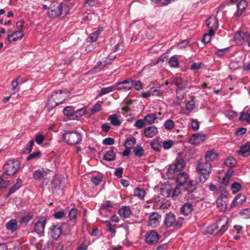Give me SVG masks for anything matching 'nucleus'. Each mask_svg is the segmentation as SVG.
I'll use <instances>...</instances> for the list:
<instances>
[{
  "instance_id": "5701e85b",
  "label": "nucleus",
  "mask_w": 250,
  "mask_h": 250,
  "mask_svg": "<svg viewBox=\"0 0 250 250\" xmlns=\"http://www.w3.org/2000/svg\"><path fill=\"white\" fill-rule=\"evenodd\" d=\"M5 227L7 230L14 232L18 228V221L14 219H11L6 224Z\"/></svg>"
},
{
  "instance_id": "6e6552de",
  "label": "nucleus",
  "mask_w": 250,
  "mask_h": 250,
  "mask_svg": "<svg viewBox=\"0 0 250 250\" xmlns=\"http://www.w3.org/2000/svg\"><path fill=\"white\" fill-rule=\"evenodd\" d=\"M176 182L177 185L183 187L184 190L186 188L190 186L193 184L192 180H189L188 175L185 172H181L177 174L176 176Z\"/></svg>"
},
{
  "instance_id": "de8ad7c7",
  "label": "nucleus",
  "mask_w": 250,
  "mask_h": 250,
  "mask_svg": "<svg viewBox=\"0 0 250 250\" xmlns=\"http://www.w3.org/2000/svg\"><path fill=\"white\" fill-rule=\"evenodd\" d=\"M51 97L56 101L58 100L60 101V104L62 103V91L60 90L59 91H57L54 93L53 94L51 95Z\"/></svg>"
},
{
  "instance_id": "393cba45",
  "label": "nucleus",
  "mask_w": 250,
  "mask_h": 250,
  "mask_svg": "<svg viewBox=\"0 0 250 250\" xmlns=\"http://www.w3.org/2000/svg\"><path fill=\"white\" fill-rule=\"evenodd\" d=\"M186 191H184L183 187L177 185L176 187L173 190L171 196L172 198L174 200H177L180 194H183L184 195V194L186 193Z\"/></svg>"
},
{
  "instance_id": "49530a36",
  "label": "nucleus",
  "mask_w": 250,
  "mask_h": 250,
  "mask_svg": "<svg viewBox=\"0 0 250 250\" xmlns=\"http://www.w3.org/2000/svg\"><path fill=\"white\" fill-rule=\"evenodd\" d=\"M135 155L138 157H141L143 155L144 150L141 146H137L133 150Z\"/></svg>"
},
{
  "instance_id": "37998d69",
  "label": "nucleus",
  "mask_w": 250,
  "mask_h": 250,
  "mask_svg": "<svg viewBox=\"0 0 250 250\" xmlns=\"http://www.w3.org/2000/svg\"><path fill=\"white\" fill-rule=\"evenodd\" d=\"M174 145V142L171 140L168 141H162V145L164 149L167 150L170 149Z\"/></svg>"
},
{
  "instance_id": "bf43d9fd",
  "label": "nucleus",
  "mask_w": 250,
  "mask_h": 250,
  "mask_svg": "<svg viewBox=\"0 0 250 250\" xmlns=\"http://www.w3.org/2000/svg\"><path fill=\"white\" fill-rule=\"evenodd\" d=\"M101 109V104H100V102H98L93 105L92 108L91 109V111L93 113H95L100 111Z\"/></svg>"
},
{
  "instance_id": "423d86ee",
  "label": "nucleus",
  "mask_w": 250,
  "mask_h": 250,
  "mask_svg": "<svg viewBox=\"0 0 250 250\" xmlns=\"http://www.w3.org/2000/svg\"><path fill=\"white\" fill-rule=\"evenodd\" d=\"M85 110L83 109L75 111L73 106H66L63 109V114L65 115L69 120H75L77 118L84 115Z\"/></svg>"
},
{
  "instance_id": "0e129e2a",
  "label": "nucleus",
  "mask_w": 250,
  "mask_h": 250,
  "mask_svg": "<svg viewBox=\"0 0 250 250\" xmlns=\"http://www.w3.org/2000/svg\"><path fill=\"white\" fill-rule=\"evenodd\" d=\"M45 139V136L42 134L37 135L35 137L36 142L39 144H41Z\"/></svg>"
},
{
  "instance_id": "8fccbe9b",
  "label": "nucleus",
  "mask_w": 250,
  "mask_h": 250,
  "mask_svg": "<svg viewBox=\"0 0 250 250\" xmlns=\"http://www.w3.org/2000/svg\"><path fill=\"white\" fill-rule=\"evenodd\" d=\"M214 32H213L212 34H211L210 31H208V33H206L204 35L202 42L205 43H208L211 40V37L214 35Z\"/></svg>"
},
{
  "instance_id": "5fc2aeb1",
  "label": "nucleus",
  "mask_w": 250,
  "mask_h": 250,
  "mask_svg": "<svg viewBox=\"0 0 250 250\" xmlns=\"http://www.w3.org/2000/svg\"><path fill=\"white\" fill-rule=\"evenodd\" d=\"M5 174H3L0 177V188H6L9 184V181L5 180L3 177Z\"/></svg>"
},
{
  "instance_id": "a19ab883",
  "label": "nucleus",
  "mask_w": 250,
  "mask_h": 250,
  "mask_svg": "<svg viewBox=\"0 0 250 250\" xmlns=\"http://www.w3.org/2000/svg\"><path fill=\"white\" fill-rule=\"evenodd\" d=\"M34 145V141L33 140H31L29 141L24 148L23 150V153L26 154L29 153L32 151Z\"/></svg>"
},
{
  "instance_id": "09e8293b",
  "label": "nucleus",
  "mask_w": 250,
  "mask_h": 250,
  "mask_svg": "<svg viewBox=\"0 0 250 250\" xmlns=\"http://www.w3.org/2000/svg\"><path fill=\"white\" fill-rule=\"evenodd\" d=\"M242 188L241 185L237 183V182H234L233 183L231 186V189L232 191V192L233 194H235L240 190V189Z\"/></svg>"
},
{
  "instance_id": "0eeeda50",
  "label": "nucleus",
  "mask_w": 250,
  "mask_h": 250,
  "mask_svg": "<svg viewBox=\"0 0 250 250\" xmlns=\"http://www.w3.org/2000/svg\"><path fill=\"white\" fill-rule=\"evenodd\" d=\"M63 140L68 144L75 145L81 141V135L77 131L66 132L63 134Z\"/></svg>"
},
{
  "instance_id": "7ed1b4c3",
  "label": "nucleus",
  "mask_w": 250,
  "mask_h": 250,
  "mask_svg": "<svg viewBox=\"0 0 250 250\" xmlns=\"http://www.w3.org/2000/svg\"><path fill=\"white\" fill-rule=\"evenodd\" d=\"M197 171L200 174V182L204 183L208 179L212 171L211 165L207 161L199 162L197 166Z\"/></svg>"
},
{
  "instance_id": "58836bf2",
  "label": "nucleus",
  "mask_w": 250,
  "mask_h": 250,
  "mask_svg": "<svg viewBox=\"0 0 250 250\" xmlns=\"http://www.w3.org/2000/svg\"><path fill=\"white\" fill-rule=\"evenodd\" d=\"M234 41L237 43H240L242 41H245L244 34L243 32L238 31L234 36Z\"/></svg>"
},
{
  "instance_id": "603ef678",
  "label": "nucleus",
  "mask_w": 250,
  "mask_h": 250,
  "mask_svg": "<svg viewBox=\"0 0 250 250\" xmlns=\"http://www.w3.org/2000/svg\"><path fill=\"white\" fill-rule=\"evenodd\" d=\"M164 126L167 130H170L174 127V123L171 120H168L165 122Z\"/></svg>"
},
{
  "instance_id": "6ab92c4d",
  "label": "nucleus",
  "mask_w": 250,
  "mask_h": 250,
  "mask_svg": "<svg viewBox=\"0 0 250 250\" xmlns=\"http://www.w3.org/2000/svg\"><path fill=\"white\" fill-rule=\"evenodd\" d=\"M24 34L22 30H19L13 32L12 34L8 36L7 39L10 42H16L19 39L22 38Z\"/></svg>"
},
{
  "instance_id": "bb28decb",
  "label": "nucleus",
  "mask_w": 250,
  "mask_h": 250,
  "mask_svg": "<svg viewBox=\"0 0 250 250\" xmlns=\"http://www.w3.org/2000/svg\"><path fill=\"white\" fill-rule=\"evenodd\" d=\"M131 210L128 206H123L119 209L120 216L124 218H128L131 214Z\"/></svg>"
},
{
  "instance_id": "13d9d810",
  "label": "nucleus",
  "mask_w": 250,
  "mask_h": 250,
  "mask_svg": "<svg viewBox=\"0 0 250 250\" xmlns=\"http://www.w3.org/2000/svg\"><path fill=\"white\" fill-rule=\"evenodd\" d=\"M191 127L193 131H197L199 129V123L197 119H194L192 121Z\"/></svg>"
},
{
  "instance_id": "c756f323",
  "label": "nucleus",
  "mask_w": 250,
  "mask_h": 250,
  "mask_svg": "<svg viewBox=\"0 0 250 250\" xmlns=\"http://www.w3.org/2000/svg\"><path fill=\"white\" fill-rule=\"evenodd\" d=\"M108 121L110 122L112 125L116 126H120L122 122L118 119V116L116 114H112L108 118Z\"/></svg>"
},
{
  "instance_id": "9b49d317",
  "label": "nucleus",
  "mask_w": 250,
  "mask_h": 250,
  "mask_svg": "<svg viewBox=\"0 0 250 250\" xmlns=\"http://www.w3.org/2000/svg\"><path fill=\"white\" fill-rule=\"evenodd\" d=\"M134 81L131 78H129L122 82L118 83L115 84L117 90H129L133 86Z\"/></svg>"
},
{
  "instance_id": "79ce46f5",
  "label": "nucleus",
  "mask_w": 250,
  "mask_h": 250,
  "mask_svg": "<svg viewBox=\"0 0 250 250\" xmlns=\"http://www.w3.org/2000/svg\"><path fill=\"white\" fill-rule=\"evenodd\" d=\"M225 165L230 168H232L236 164V160L232 157L228 158L225 161Z\"/></svg>"
},
{
  "instance_id": "a18cd8bd",
  "label": "nucleus",
  "mask_w": 250,
  "mask_h": 250,
  "mask_svg": "<svg viewBox=\"0 0 250 250\" xmlns=\"http://www.w3.org/2000/svg\"><path fill=\"white\" fill-rule=\"evenodd\" d=\"M41 156V152L40 151H37L36 152H34L32 154H30L27 157L26 160L27 161H30L32 160H35L37 159H39Z\"/></svg>"
},
{
  "instance_id": "2eb2a0df",
  "label": "nucleus",
  "mask_w": 250,
  "mask_h": 250,
  "mask_svg": "<svg viewBox=\"0 0 250 250\" xmlns=\"http://www.w3.org/2000/svg\"><path fill=\"white\" fill-rule=\"evenodd\" d=\"M62 232V226L53 225L50 228L49 233L54 239L59 238Z\"/></svg>"
},
{
  "instance_id": "dca6fc26",
  "label": "nucleus",
  "mask_w": 250,
  "mask_h": 250,
  "mask_svg": "<svg viewBox=\"0 0 250 250\" xmlns=\"http://www.w3.org/2000/svg\"><path fill=\"white\" fill-rule=\"evenodd\" d=\"M205 135L197 133L193 134L189 139L188 142L193 145H197L205 140Z\"/></svg>"
},
{
  "instance_id": "3c124183",
  "label": "nucleus",
  "mask_w": 250,
  "mask_h": 250,
  "mask_svg": "<svg viewBox=\"0 0 250 250\" xmlns=\"http://www.w3.org/2000/svg\"><path fill=\"white\" fill-rule=\"evenodd\" d=\"M168 63L171 67H176L178 66V60L176 57H172L169 59Z\"/></svg>"
},
{
  "instance_id": "aec40b11",
  "label": "nucleus",
  "mask_w": 250,
  "mask_h": 250,
  "mask_svg": "<svg viewBox=\"0 0 250 250\" xmlns=\"http://www.w3.org/2000/svg\"><path fill=\"white\" fill-rule=\"evenodd\" d=\"M247 5L248 3L246 0H240L237 5V11L235 14V15L237 17H240L246 10Z\"/></svg>"
},
{
  "instance_id": "c03bdc74",
  "label": "nucleus",
  "mask_w": 250,
  "mask_h": 250,
  "mask_svg": "<svg viewBox=\"0 0 250 250\" xmlns=\"http://www.w3.org/2000/svg\"><path fill=\"white\" fill-rule=\"evenodd\" d=\"M240 215L244 219L250 218V208H246L242 209L240 211Z\"/></svg>"
},
{
  "instance_id": "ea45409f",
  "label": "nucleus",
  "mask_w": 250,
  "mask_h": 250,
  "mask_svg": "<svg viewBox=\"0 0 250 250\" xmlns=\"http://www.w3.org/2000/svg\"><path fill=\"white\" fill-rule=\"evenodd\" d=\"M77 209L74 208H71L70 210H69L68 217L70 220L74 221L76 220L77 216Z\"/></svg>"
},
{
  "instance_id": "7c9ffc66",
  "label": "nucleus",
  "mask_w": 250,
  "mask_h": 250,
  "mask_svg": "<svg viewBox=\"0 0 250 250\" xmlns=\"http://www.w3.org/2000/svg\"><path fill=\"white\" fill-rule=\"evenodd\" d=\"M157 118L156 114L149 113L144 117V120L147 124L152 125L155 122Z\"/></svg>"
},
{
  "instance_id": "cd10ccee",
  "label": "nucleus",
  "mask_w": 250,
  "mask_h": 250,
  "mask_svg": "<svg viewBox=\"0 0 250 250\" xmlns=\"http://www.w3.org/2000/svg\"><path fill=\"white\" fill-rule=\"evenodd\" d=\"M193 210V206L191 204L186 203L180 208V211L182 214L188 215L191 213Z\"/></svg>"
},
{
  "instance_id": "f3484780",
  "label": "nucleus",
  "mask_w": 250,
  "mask_h": 250,
  "mask_svg": "<svg viewBox=\"0 0 250 250\" xmlns=\"http://www.w3.org/2000/svg\"><path fill=\"white\" fill-rule=\"evenodd\" d=\"M49 172V169H39L33 173V178L35 180H41L45 178Z\"/></svg>"
},
{
  "instance_id": "a878e982",
  "label": "nucleus",
  "mask_w": 250,
  "mask_h": 250,
  "mask_svg": "<svg viewBox=\"0 0 250 250\" xmlns=\"http://www.w3.org/2000/svg\"><path fill=\"white\" fill-rule=\"evenodd\" d=\"M110 63V62L107 61V60L103 62L99 61L93 68L92 72L94 73H98L100 72L104 66Z\"/></svg>"
},
{
  "instance_id": "6e6d98bb",
  "label": "nucleus",
  "mask_w": 250,
  "mask_h": 250,
  "mask_svg": "<svg viewBox=\"0 0 250 250\" xmlns=\"http://www.w3.org/2000/svg\"><path fill=\"white\" fill-rule=\"evenodd\" d=\"M72 226L68 224V223H63V235H66L70 233L71 227Z\"/></svg>"
},
{
  "instance_id": "4be33fe9",
  "label": "nucleus",
  "mask_w": 250,
  "mask_h": 250,
  "mask_svg": "<svg viewBox=\"0 0 250 250\" xmlns=\"http://www.w3.org/2000/svg\"><path fill=\"white\" fill-rule=\"evenodd\" d=\"M62 7V3L61 2L60 3L58 7H57L58 10H56L55 9L52 8V6H51V8H49V10L48 12V17L50 18H54L57 17L61 13V9Z\"/></svg>"
},
{
  "instance_id": "052dcab7",
  "label": "nucleus",
  "mask_w": 250,
  "mask_h": 250,
  "mask_svg": "<svg viewBox=\"0 0 250 250\" xmlns=\"http://www.w3.org/2000/svg\"><path fill=\"white\" fill-rule=\"evenodd\" d=\"M204 64L202 62L196 63L193 62L190 66V69L192 70H199Z\"/></svg>"
},
{
  "instance_id": "e2e57ef3",
  "label": "nucleus",
  "mask_w": 250,
  "mask_h": 250,
  "mask_svg": "<svg viewBox=\"0 0 250 250\" xmlns=\"http://www.w3.org/2000/svg\"><path fill=\"white\" fill-rule=\"evenodd\" d=\"M161 194L165 197H169L171 194V190L168 188H163L161 189Z\"/></svg>"
},
{
  "instance_id": "412c9836",
  "label": "nucleus",
  "mask_w": 250,
  "mask_h": 250,
  "mask_svg": "<svg viewBox=\"0 0 250 250\" xmlns=\"http://www.w3.org/2000/svg\"><path fill=\"white\" fill-rule=\"evenodd\" d=\"M246 197L244 195L242 194H238L233 199V201L231 203V207H234L235 206H241L246 201Z\"/></svg>"
},
{
  "instance_id": "1a4fd4ad",
  "label": "nucleus",
  "mask_w": 250,
  "mask_h": 250,
  "mask_svg": "<svg viewBox=\"0 0 250 250\" xmlns=\"http://www.w3.org/2000/svg\"><path fill=\"white\" fill-rule=\"evenodd\" d=\"M185 166V162L181 157L177 158L175 163L171 165L167 170V173L170 174L182 170Z\"/></svg>"
},
{
  "instance_id": "4468645a",
  "label": "nucleus",
  "mask_w": 250,
  "mask_h": 250,
  "mask_svg": "<svg viewBox=\"0 0 250 250\" xmlns=\"http://www.w3.org/2000/svg\"><path fill=\"white\" fill-rule=\"evenodd\" d=\"M46 223V219L44 218H40L35 224V231L39 234H43Z\"/></svg>"
},
{
  "instance_id": "9d476101",
  "label": "nucleus",
  "mask_w": 250,
  "mask_h": 250,
  "mask_svg": "<svg viewBox=\"0 0 250 250\" xmlns=\"http://www.w3.org/2000/svg\"><path fill=\"white\" fill-rule=\"evenodd\" d=\"M161 215L158 212H154L150 213L147 222V226L152 228L157 227L160 224Z\"/></svg>"
},
{
  "instance_id": "864d4df0",
  "label": "nucleus",
  "mask_w": 250,
  "mask_h": 250,
  "mask_svg": "<svg viewBox=\"0 0 250 250\" xmlns=\"http://www.w3.org/2000/svg\"><path fill=\"white\" fill-rule=\"evenodd\" d=\"M102 176L101 175H97L91 178V182L95 185H99L102 180Z\"/></svg>"
},
{
  "instance_id": "ddd939ff",
  "label": "nucleus",
  "mask_w": 250,
  "mask_h": 250,
  "mask_svg": "<svg viewBox=\"0 0 250 250\" xmlns=\"http://www.w3.org/2000/svg\"><path fill=\"white\" fill-rule=\"evenodd\" d=\"M206 24L211 34L214 32L218 27V21L216 17H210L206 21Z\"/></svg>"
},
{
  "instance_id": "b1692460",
  "label": "nucleus",
  "mask_w": 250,
  "mask_h": 250,
  "mask_svg": "<svg viewBox=\"0 0 250 250\" xmlns=\"http://www.w3.org/2000/svg\"><path fill=\"white\" fill-rule=\"evenodd\" d=\"M239 154L245 157L250 155V142H248L241 146Z\"/></svg>"
},
{
  "instance_id": "f8f14e48",
  "label": "nucleus",
  "mask_w": 250,
  "mask_h": 250,
  "mask_svg": "<svg viewBox=\"0 0 250 250\" xmlns=\"http://www.w3.org/2000/svg\"><path fill=\"white\" fill-rule=\"evenodd\" d=\"M159 239L158 233L154 230L147 232L146 235V241L149 245L156 244Z\"/></svg>"
},
{
  "instance_id": "774afa93",
  "label": "nucleus",
  "mask_w": 250,
  "mask_h": 250,
  "mask_svg": "<svg viewBox=\"0 0 250 250\" xmlns=\"http://www.w3.org/2000/svg\"><path fill=\"white\" fill-rule=\"evenodd\" d=\"M133 85L136 90L139 91L143 89L142 83L140 80L137 81L134 83H133Z\"/></svg>"
},
{
  "instance_id": "f03ea898",
  "label": "nucleus",
  "mask_w": 250,
  "mask_h": 250,
  "mask_svg": "<svg viewBox=\"0 0 250 250\" xmlns=\"http://www.w3.org/2000/svg\"><path fill=\"white\" fill-rule=\"evenodd\" d=\"M184 219L180 216L175 215L172 212L166 214L164 225L166 228H172L174 229H179L182 227Z\"/></svg>"
},
{
  "instance_id": "f704fd0d",
  "label": "nucleus",
  "mask_w": 250,
  "mask_h": 250,
  "mask_svg": "<svg viewBox=\"0 0 250 250\" xmlns=\"http://www.w3.org/2000/svg\"><path fill=\"white\" fill-rule=\"evenodd\" d=\"M150 146L155 151H160L162 148V141L154 139L150 143Z\"/></svg>"
},
{
  "instance_id": "4d7b16f0",
  "label": "nucleus",
  "mask_w": 250,
  "mask_h": 250,
  "mask_svg": "<svg viewBox=\"0 0 250 250\" xmlns=\"http://www.w3.org/2000/svg\"><path fill=\"white\" fill-rule=\"evenodd\" d=\"M145 122L143 120L139 119L136 121L135 123L134 124V126L138 129H141L145 125Z\"/></svg>"
},
{
  "instance_id": "e433bc0d",
  "label": "nucleus",
  "mask_w": 250,
  "mask_h": 250,
  "mask_svg": "<svg viewBox=\"0 0 250 250\" xmlns=\"http://www.w3.org/2000/svg\"><path fill=\"white\" fill-rule=\"evenodd\" d=\"M239 120L242 122H246L250 124V113L248 111L242 112L239 117Z\"/></svg>"
},
{
  "instance_id": "a211bd4d",
  "label": "nucleus",
  "mask_w": 250,
  "mask_h": 250,
  "mask_svg": "<svg viewBox=\"0 0 250 250\" xmlns=\"http://www.w3.org/2000/svg\"><path fill=\"white\" fill-rule=\"evenodd\" d=\"M158 133V129L155 126L146 127L144 130V135L147 138L154 137Z\"/></svg>"
},
{
  "instance_id": "72a5a7b5",
  "label": "nucleus",
  "mask_w": 250,
  "mask_h": 250,
  "mask_svg": "<svg viewBox=\"0 0 250 250\" xmlns=\"http://www.w3.org/2000/svg\"><path fill=\"white\" fill-rule=\"evenodd\" d=\"M114 90H117L115 85L102 88L99 91V96H102Z\"/></svg>"
},
{
  "instance_id": "2f4dec72",
  "label": "nucleus",
  "mask_w": 250,
  "mask_h": 250,
  "mask_svg": "<svg viewBox=\"0 0 250 250\" xmlns=\"http://www.w3.org/2000/svg\"><path fill=\"white\" fill-rule=\"evenodd\" d=\"M60 104V101H56L51 96L48 99L46 107L50 110Z\"/></svg>"
},
{
  "instance_id": "69168bd1",
  "label": "nucleus",
  "mask_w": 250,
  "mask_h": 250,
  "mask_svg": "<svg viewBox=\"0 0 250 250\" xmlns=\"http://www.w3.org/2000/svg\"><path fill=\"white\" fill-rule=\"evenodd\" d=\"M114 140L112 138H106L103 141V143L104 145H112L114 143Z\"/></svg>"
},
{
  "instance_id": "c9c22d12",
  "label": "nucleus",
  "mask_w": 250,
  "mask_h": 250,
  "mask_svg": "<svg viewBox=\"0 0 250 250\" xmlns=\"http://www.w3.org/2000/svg\"><path fill=\"white\" fill-rule=\"evenodd\" d=\"M136 139L133 137L127 138L125 142L124 146L126 148L131 149L136 144Z\"/></svg>"
},
{
  "instance_id": "20e7f679",
  "label": "nucleus",
  "mask_w": 250,
  "mask_h": 250,
  "mask_svg": "<svg viewBox=\"0 0 250 250\" xmlns=\"http://www.w3.org/2000/svg\"><path fill=\"white\" fill-rule=\"evenodd\" d=\"M20 162L17 160H9L3 166L5 172L3 174L9 176L14 175L19 169Z\"/></svg>"
},
{
  "instance_id": "680f3d73",
  "label": "nucleus",
  "mask_w": 250,
  "mask_h": 250,
  "mask_svg": "<svg viewBox=\"0 0 250 250\" xmlns=\"http://www.w3.org/2000/svg\"><path fill=\"white\" fill-rule=\"evenodd\" d=\"M195 104L194 102L192 100L188 101L186 105V108L187 110L190 111H191L194 107Z\"/></svg>"
},
{
  "instance_id": "39448f33",
  "label": "nucleus",
  "mask_w": 250,
  "mask_h": 250,
  "mask_svg": "<svg viewBox=\"0 0 250 250\" xmlns=\"http://www.w3.org/2000/svg\"><path fill=\"white\" fill-rule=\"evenodd\" d=\"M184 191H186L184 196L188 201H198L203 198L196 190V187L194 184L192 185L190 184V186L186 188Z\"/></svg>"
},
{
  "instance_id": "f257e3e1",
  "label": "nucleus",
  "mask_w": 250,
  "mask_h": 250,
  "mask_svg": "<svg viewBox=\"0 0 250 250\" xmlns=\"http://www.w3.org/2000/svg\"><path fill=\"white\" fill-rule=\"evenodd\" d=\"M228 219L227 217H221L215 223L208 228V233L213 235H222L228 229Z\"/></svg>"
},
{
  "instance_id": "473e14b6",
  "label": "nucleus",
  "mask_w": 250,
  "mask_h": 250,
  "mask_svg": "<svg viewBox=\"0 0 250 250\" xmlns=\"http://www.w3.org/2000/svg\"><path fill=\"white\" fill-rule=\"evenodd\" d=\"M116 153L111 149L105 151L104 154V159L107 161H111L115 159Z\"/></svg>"
},
{
  "instance_id": "338daca9",
  "label": "nucleus",
  "mask_w": 250,
  "mask_h": 250,
  "mask_svg": "<svg viewBox=\"0 0 250 250\" xmlns=\"http://www.w3.org/2000/svg\"><path fill=\"white\" fill-rule=\"evenodd\" d=\"M99 36L98 33H97L96 32H94L89 35L88 38L90 40V42H95L97 41Z\"/></svg>"
},
{
  "instance_id": "4c0bfd02",
  "label": "nucleus",
  "mask_w": 250,
  "mask_h": 250,
  "mask_svg": "<svg viewBox=\"0 0 250 250\" xmlns=\"http://www.w3.org/2000/svg\"><path fill=\"white\" fill-rule=\"evenodd\" d=\"M134 195L140 199H143L145 196V191L143 189L137 188L134 189Z\"/></svg>"
},
{
  "instance_id": "c85d7f7f",
  "label": "nucleus",
  "mask_w": 250,
  "mask_h": 250,
  "mask_svg": "<svg viewBox=\"0 0 250 250\" xmlns=\"http://www.w3.org/2000/svg\"><path fill=\"white\" fill-rule=\"evenodd\" d=\"M217 156L218 154L216 153L215 150L213 149H211L206 152L205 155V158L206 161L209 162V161H212L214 160Z\"/></svg>"
}]
</instances>
